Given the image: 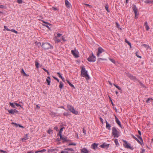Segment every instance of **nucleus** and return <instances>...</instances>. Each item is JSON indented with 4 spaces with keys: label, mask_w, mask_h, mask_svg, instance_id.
<instances>
[{
    "label": "nucleus",
    "mask_w": 153,
    "mask_h": 153,
    "mask_svg": "<svg viewBox=\"0 0 153 153\" xmlns=\"http://www.w3.org/2000/svg\"><path fill=\"white\" fill-rule=\"evenodd\" d=\"M131 136L139 144L142 145V143H143V140L142 138L139 135H137V137L140 139V141L137 138L135 137L134 135L133 134H131Z\"/></svg>",
    "instance_id": "5"
},
{
    "label": "nucleus",
    "mask_w": 153,
    "mask_h": 153,
    "mask_svg": "<svg viewBox=\"0 0 153 153\" xmlns=\"http://www.w3.org/2000/svg\"><path fill=\"white\" fill-rule=\"evenodd\" d=\"M110 60L113 63H115V61L114 59H110Z\"/></svg>",
    "instance_id": "52"
},
{
    "label": "nucleus",
    "mask_w": 153,
    "mask_h": 153,
    "mask_svg": "<svg viewBox=\"0 0 153 153\" xmlns=\"http://www.w3.org/2000/svg\"><path fill=\"white\" fill-rule=\"evenodd\" d=\"M114 142L117 146H119V143L118 141V140L117 139H114Z\"/></svg>",
    "instance_id": "29"
},
{
    "label": "nucleus",
    "mask_w": 153,
    "mask_h": 153,
    "mask_svg": "<svg viewBox=\"0 0 153 153\" xmlns=\"http://www.w3.org/2000/svg\"><path fill=\"white\" fill-rule=\"evenodd\" d=\"M67 150L68 151H73V152H74V150L73 149L71 148H67Z\"/></svg>",
    "instance_id": "38"
},
{
    "label": "nucleus",
    "mask_w": 153,
    "mask_h": 153,
    "mask_svg": "<svg viewBox=\"0 0 153 153\" xmlns=\"http://www.w3.org/2000/svg\"><path fill=\"white\" fill-rule=\"evenodd\" d=\"M53 78H54L55 79H56V80L57 81V82H59V79H58L57 78H56V77H54V76H53Z\"/></svg>",
    "instance_id": "51"
},
{
    "label": "nucleus",
    "mask_w": 153,
    "mask_h": 153,
    "mask_svg": "<svg viewBox=\"0 0 153 153\" xmlns=\"http://www.w3.org/2000/svg\"><path fill=\"white\" fill-rule=\"evenodd\" d=\"M153 100L152 98H148L146 100V102L148 103H149L150 102V101L152 102Z\"/></svg>",
    "instance_id": "24"
},
{
    "label": "nucleus",
    "mask_w": 153,
    "mask_h": 153,
    "mask_svg": "<svg viewBox=\"0 0 153 153\" xmlns=\"http://www.w3.org/2000/svg\"><path fill=\"white\" fill-rule=\"evenodd\" d=\"M63 86V83L61 82H60L59 83V88L60 89H62Z\"/></svg>",
    "instance_id": "28"
},
{
    "label": "nucleus",
    "mask_w": 153,
    "mask_h": 153,
    "mask_svg": "<svg viewBox=\"0 0 153 153\" xmlns=\"http://www.w3.org/2000/svg\"><path fill=\"white\" fill-rule=\"evenodd\" d=\"M21 73L22 74H23L25 76H27V74L25 73L23 69L22 70Z\"/></svg>",
    "instance_id": "31"
},
{
    "label": "nucleus",
    "mask_w": 153,
    "mask_h": 153,
    "mask_svg": "<svg viewBox=\"0 0 153 153\" xmlns=\"http://www.w3.org/2000/svg\"><path fill=\"white\" fill-rule=\"evenodd\" d=\"M145 2L146 3H149L152 2H151V1H150L149 0H147L145 1Z\"/></svg>",
    "instance_id": "45"
},
{
    "label": "nucleus",
    "mask_w": 153,
    "mask_h": 153,
    "mask_svg": "<svg viewBox=\"0 0 153 153\" xmlns=\"http://www.w3.org/2000/svg\"><path fill=\"white\" fill-rule=\"evenodd\" d=\"M133 9L134 13L135 18H137L138 16V14L137 13V9L136 5L133 4Z\"/></svg>",
    "instance_id": "10"
},
{
    "label": "nucleus",
    "mask_w": 153,
    "mask_h": 153,
    "mask_svg": "<svg viewBox=\"0 0 153 153\" xmlns=\"http://www.w3.org/2000/svg\"><path fill=\"white\" fill-rule=\"evenodd\" d=\"M63 114L65 116H67L68 115V113H64Z\"/></svg>",
    "instance_id": "61"
},
{
    "label": "nucleus",
    "mask_w": 153,
    "mask_h": 153,
    "mask_svg": "<svg viewBox=\"0 0 153 153\" xmlns=\"http://www.w3.org/2000/svg\"><path fill=\"white\" fill-rule=\"evenodd\" d=\"M81 152L84 153H89L88 150L85 148H83L80 149Z\"/></svg>",
    "instance_id": "12"
},
{
    "label": "nucleus",
    "mask_w": 153,
    "mask_h": 153,
    "mask_svg": "<svg viewBox=\"0 0 153 153\" xmlns=\"http://www.w3.org/2000/svg\"><path fill=\"white\" fill-rule=\"evenodd\" d=\"M67 82L69 84L70 86L71 87L74 88H75V87L74 85L71 84L70 82L68 80H66Z\"/></svg>",
    "instance_id": "26"
},
{
    "label": "nucleus",
    "mask_w": 153,
    "mask_h": 153,
    "mask_svg": "<svg viewBox=\"0 0 153 153\" xmlns=\"http://www.w3.org/2000/svg\"><path fill=\"white\" fill-rule=\"evenodd\" d=\"M81 73V75L83 77H85L87 80L89 79L90 78L87 73V71L86 70L85 68L84 67L82 68Z\"/></svg>",
    "instance_id": "1"
},
{
    "label": "nucleus",
    "mask_w": 153,
    "mask_h": 153,
    "mask_svg": "<svg viewBox=\"0 0 153 153\" xmlns=\"http://www.w3.org/2000/svg\"><path fill=\"white\" fill-rule=\"evenodd\" d=\"M63 128L64 127H62L60 129L59 133V134H58V135H59L60 137H62V132Z\"/></svg>",
    "instance_id": "21"
},
{
    "label": "nucleus",
    "mask_w": 153,
    "mask_h": 153,
    "mask_svg": "<svg viewBox=\"0 0 153 153\" xmlns=\"http://www.w3.org/2000/svg\"><path fill=\"white\" fill-rule=\"evenodd\" d=\"M57 74L59 75V77L60 78H62V76L60 74V73L59 72H58L57 73Z\"/></svg>",
    "instance_id": "47"
},
{
    "label": "nucleus",
    "mask_w": 153,
    "mask_h": 153,
    "mask_svg": "<svg viewBox=\"0 0 153 153\" xmlns=\"http://www.w3.org/2000/svg\"><path fill=\"white\" fill-rule=\"evenodd\" d=\"M137 52H136V53H135V54H136V56H137L138 57H139V58H141V56L138 55L137 54Z\"/></svg>",
    "instance_id": "54"
},
{
    "label": "nucleus",
    "mask_w": 153,
    "mask_h": 153,
    "mask_svg": "<svg viewBox=\"0 0 153 153\" xmlns=\"http://www.w3.org/2000/svg\"><path fill=\"white\" fill-rule=\"evenodd\" d=\"M116 25L117 27L118 28V27H119V25L117 23H116Z\"/></svg>",
    "instance_id": "63"
},
{
    "label": "nucleus",
    "mask_w": 153,
    "mask_h": 153,
    "mask_svg": "<svg viewBox=\"0 0 153 153\" xmlns=\"http://www.w3.org/2000/svg\"><path fill=\"white\" fill-rule=\"evenodd\" d=\"M56 42L58 43L60 42V40L58 39H56Z\"/></svg>",
    "instance_id": "53"
},
{
    "label": "nucleus",
    "mask_w": 153,
    "mask_h": 153,
    "mask_svg": "<svg viewBox=\"0 0 153 153\" xmlns=\"http://www.w3.org/2000/svg\"><path fill=\"white\" fill-rule=\"evenodd\" d=\"M76 144L75 143H70L68 145V146H71V145H74V146H76Z\"/></svg>",
    "instance_id": "44"
},
{
    "label": "nucleus",
    "mask_w": 153,
    "mask_h": 153,
    "mask_svg": "<svg viewBox=\"0 0 153 153\" xmlns=\"http://www.w3.org/2000/svg\"><path fill=\"white\" fill-rule=\"evenodd\" d=\"M95 56L93 54L87 59L90 62H94L96 61Z\"/></svg>",
    "instance_id": "6"
},
{
    "label": "nucleus",
    "mask_w": 153,
    "mask_h": 153,
    "mask_svg": "<svg viewBox=\"0 0 153 153\" xmlns=\"http://www.w3.org/2000/svg\"><path fill=\"white\" fill-rule=\"evenodd\" d=\"M71 52L75 57L77 58L79 57V53L78 51H76V50H72L71 51Z\"/></svg>",
    "instance_id": "8"
},
{
    "label": "nucleus",
    "mask_w": 153,
    "mask_h": 153,
    "mask_svg": "<svg viewBox=\"0 0 153 153\" xmlns=\"http://www.w3.org/2000/svg\"><path fill=\"white\" fill-rule=\"evenodd\" d=\"M27 137V134H26V137H23L22 139V141H24L27 139H28V138Z\"/></svg>",
    "instance_id": "32"
},
{
    "label": "nucleus",
    "mask_w": 153,
    "mask_h": 153,
    "mask_svg": "<svg viewBox=\"0 0 153 153\" xmlns=\"http://www.w3.org/2000/svg\"><path fill=\"white\" fill-rule=\"evenodd\" d=\"M104 51V50L101 47H99L98 48V51L97 54V57H99L100 54L103 52Z\"/></svg>",
    "instance_id": "9"
},
{
    "label": "nucleus",
    "mask_w": 153,
    "mask_h": 153,
    "mask_svg": "<svg viewBox=\"0 0 153 153\" xmlns=\"http://www.w3.org/2000/svg\"><path fill=\"white\" fill-rule=\"evenodd\" d=\"M106 59H102V58H98V61H99V62H100V61L101 60H106Z\"/></svg>",
    "instance_id": "35"
},
{
    "label": "nucleus",
    "mask_w": 153,
    "mask_h": 153,
    "mask_svg": "<svg viewBox=\"0 0 153 153\" xmlns=\"http://www.w3.org/2000/svg\"><path fill=\"white\" fill-rule=\"evenodd\" d=\"M129 77L132 80H134L136 79V78L135 76H133L131 74H129Z\"/></svg>",
    "instance_id": "23"
},
{
    "label": "nucleus",
    "mask_w": 153,
    "mask_h": 153,
    "mask_svg": "<svg viewBox=\"0 0 153 153\" xmlns=\"http://www.w3.org/2000/svg\"><path fill=\"white\" fill-rule=\"evenodd\" d=\"M142 46H143L145 48H146L147 49H148L150 48V47L149 45L146 44H143L142 45Z\"/></svg>",
    "instance_id": "27"
},
{
    "label": "nucleus",
    "mask_w": 153,
    "mask_h": 153,
    "mask_svg": "<svg viewBox=\"0 0 153 153\" xmlns=\"http://www.w3.org/2000/svg\"><path fill=\"white\" fill-rule=\"evenodd\" d=\"M10 105L12 107L14 108H15V106L13 103L10 102Z\"/></svg>",
    "instance_id": "34"
},
{
    "label": "nucleus",
    "mask_w": 153,
    "mask_h": 153,
    "mask_svg": "<svg viewBox=\"0 0 153 153\" xmlns=\"http://www.w3.org/2000/svg\"><path fill=\"white\" fill-rule=\"evenodd\" d=\"M10 31H11L12 32L15 33L16 34L18 33V32L17 31L15 30L14 29H12L11 30H10Z\"/></svg>",
    "instance_id": "36"
},
{
    "label": "nucleus",
    "mask_w": 153,
    "mask_h": 153,
    "mask_svg": "<svg viewBox=\"0 0 153 153\" xmlns=\"http://www.w3.org/2000/svg\"><path fill=\"white\" fill-rule=\"evenodd\" d=\"M11 123V124H14L15 125V126H19V127H20V128H24V127L23 126H21V125H20V124H17V123H13H13Z\"/></svg>",
    "instance_id": "22"
},
{
    "label": "nucleus",
    "mask_w": 153,
    "mask_h": 153,
    "mask_svg": "<svg viewBox=\"0 0 153 153\" xmlns=\"http://www.w3.org/2000/svg\"><path fill=\"white\" fill-rule=\"evenodd\" d=\"M106 127L109 130H110L111 129V126L109 124V123H108L107 121L106 120Z\"/></svg>",
    "instance_id": "17"
},
{
    "label": "nucleus",
    "mask_w": 153,
    "mask_h": 153,
    "mask_svg": "<svg viewBox=\"0 0 153 153\" xmlns=\"http://www.w3.org/2000/svg\"><path fill=\"white\" fill-rule=\"evenodd\" d=\"M38 151L39 152L42 153L45 152L46 151V150L45 149H43L42 150H39Z\"/></svg>",
    "instance_id": "37"
},
{
    "label": "nucleus",
    "mask_w": 153,
    "mask_h": 153,
    "mask_svg": "<svg viewBox=\"0 0 153 153\" xmlns=\"http://www.w3.org/2000/svg\"><path fill=\"white\" fill-rule=\"evenodd\" d=\"M5 6L2 5H0V8H5Z\"/></svg>",
    "instance_id": "48"
},
{
    "label": "nucleus",
    "mask_w": 153,
    "mask_h": 153,
    "mask_svg": "<svg viewBox=\"0 0 153 153\" xmlns=\"http://www.w3.org/2000/svg\"><path fill=\"white\" fill-rule=\"evenodd\" d=\"M52 132V131L51 129H49L48 131V134H50Z\"/></svg>",
    "instance_id": "42"
},
{
    "label": "nucleus",
    "mask_w": 153,
    "mask_h": 153,
    "mask_svg": "<svg viewBox=\"0 0 153 153\" xmlns=\"http://www.w3.org/2000/svg\"><path fill=\"white\" fill-rule=\"evenodd\" d=\"M144 149H142V152H141L140 153H143L144 152Z\"/></svg>",
    "instance_id": "64"
},
{
    "label": "nucleus",
    "mask_w": 153,
    "mask_h": 153,
    "mask_svg": "<svg viewBox=\"0 0 153 153\" xmlns=\"http://www.w3.org/2000/svg\"><path fill=\"white\" fill-rule=\"evenodd\" d=\"M100 121L101 123H103V120L102 118L101 117H100Z\"/></svg>",
    "instance_id": "55"
},
{
    "label": "nucleus",
    "mask_w": 153,
    "mask_h": 153,
    "mask_svg": "<svg viewBox=\"0 0 153 153\" xmlns=\"http://www.w3.org/2000/svg\"><path fill=\"white\" fill-rule=\"evenodd\" d=\"M46 81L47 82L48 85H50L51 83V78L49 76H48L46 79Z\"/></svg>",
    "instance_id": "18"
},
{
    "label": "nucleus",
    "mask_w": 153,
    "mask_h": 153,
    "mask_svg": "<svg viewBox=\"0 0 153 153\" xmlns=\"http://www.w3.org/2000/svg\"><path fill=\"white\" fill-rule=\"evenodd\" d=\"M48 152H53L54 151V149H49L48 150Z\"/></svg>",
    "instance_id": "46"
},
{
    "label": "nucleus",
    "mask_w": 153,
    "mask_h": 153,
    "mask_svg": "<svg viewBox=\"0 0 153 153\" xmlns=\"http://www.w3.org/2000/svg\"><path fill=\"white\" fill-rule=\"evenodd\" d=\"M138 134H139V135L140 136H141V131H140L139 130L138 131Z\"/></svg>",
    "instance_id": "58"
},
{
    "label": "nucleus",
    "mask_w": 153,
    "mask_h": 153,
    "mask_svg": "<svg viewBox=\"0 0 153 153\" xmlns=\"http://www.w3.org/2000/svg\"><path fill=\"white\" fill-rule=\"evenodd\" d=\"M0 152H3L4 153H7V152L6 151L2 150H0Z\"/></svg>",
    "instance_id": "49"
},
{
    "label": "nucleus",
    "mask_w": 153,
    "mask_h": 153,
    "mask_svg": "<svg viewBox=\"0 0 153 153\" xmlns=\"http://www.w3.org/2000/svg\"><path fill=\"white\" fill-rule=\"evenodd\" d=\"M52 9L53 10H56L57 9V8L54 7H53Z\"/></svg>",
    "instance_id": "59"
},
{
    "label": "nucleus",
    "mask_w": 153,
    "mask_h": 153,
    "mask_svg": "<svg viewBox=\"0 0 153 153\" xmlns=\"http://www.w3.org/2000/svg\"><path fill=\"white\" fill-rule=\"evenodd\" d=\"M105 9L108 12H109V10H108V5H106L105 6Z\"/></svg>",
    "instance_id": "41"
},
{
    "label": "nucleus",
    "mask_w": 153,
    "mask_h": 153,
    "mask_svg": "<svg viewBox=\"0 0 153 153\" xmlns=\"http://www.w3.org/2000/svg\"><path fill=\"white\" fill-rule=\"evenodd\" d=\"M39 63L37 62H35V65L36 68H39Z\"/></svg>",
    "instance_id": "39"
},
{
    "label": "nucleus",
    "mask_w": 153,
    "mask_h": 153,
    "mask_svg": "<svg viewBox=\"0 0 153 153\" xmlns=\"http://www.w3.org/2000/svg\"><path fill=\"white\" fill-rule=\"evenodd\" d=\"M62 35V34L60 33H58L57 34V36L58 37H59Z\"/></svg>",
    "instance_id": "57"
},
{
    "label": "nucleus",
    "mask_w": 153,
    "mask_h": 153,
    "mask_svg": "<svg viewBox=\"0 0 153 153\" xmlns=\"http://www.w3.org/2000/svg\"><path fill=\"white\" fill-rule=\"evenodd\" d=\"M4 29H6L7 31H10V30L9 29V28H8L6 26H4Z\"/></svg>",
    "instance_id": "43"
},
{
    "label": "nucleus",
    "mask_w": 153,
    "mask_h": 153,
    "mask_svg": "<svg viewBox=\"0 0 153 153\" xmlns=\"http://www.w3.org/2000/svg\"><path fill=\"white\" fill-rule=\"evenodd\" d=\"M15 104L18 107H19V106H21V105H20L19 104H18V103H15Z\"/></svg>",
    "instance_id": "60"
},
{
    "label": "nucleus",
    "mask_w": 153,
    "mask_h": 153,
    "mask_svg": "<svg viewBox=\"0 0 153 153\" xmlns=\"http://www.w3.org/2000/svg\"><path fill=\"white\" fill-rule=\"evenodd\" d=\"M123 142L124 143L123 144L124 146L126 148H129L133 150V148L131 147L128 143L127 141L126 140H123Z\"/></svg>",
    "instance_id": "7"
},
{
    "label": "nucleus",
    "mask_w": 153,
    "mask_h": 153,
    "mask_svg": "<svg viewBox=\"0 0 153 153\" xmlns=\"http://www.w3.org/2000/svg\"><path fill=\"white\" fill-rule=\"evenodd\" d=\"M112 133L114 137H118L119 136V132L114 127L112 128Z\"/></svg>",
    "instance_id": "3"
},
{
    "label": "nucleus",
    "mask_w": 153,
    "mask_h": 153,
    "mask_svg": "<svg viewBox=\"0 0 153 153\" xmlns=\"http://www.w3.org/2000/svg\"><path fill=\"white\" fill-rule=\"evenodd\" d=\"M115 117L116 122L120 127H121V125L120 121L116 116Z\"/></svg>",
    "instance_id": "13"
},
{
    "label": "nucleus",
    "mask_w": 153,
    "mask_h": 153,
    "mask_svg": "<svg viewBox=\"0 0 153 153\" xmlns=\"http://www.w3.org/2000/svg\"><path fill=\"white\" fill-rule=\"evenodd\" d=\"M125 42L126 43H127L128 44V45L130 46V47H131V43L129 42L126 39H125Z\"/></svg>",
    "instance_id": "30"
},
{
    "label": "nucleus",
    "mask_w": 153,
    "mask_h": 153,
    "mask_svg": "<svg viewBox=\"0 0 153 153\" xmlns=\"http://www.w3.org/2000/svg\"><path fill=\"white\" fill-rule=\"evenodd\" d=\"M50 114L53 117H54L56 116V114L54 112H52V111H50Z\"/></svg>",
    "instance_id": "25"
},
{
    "label": "nucleus",
    "mask_w": 153,
    "mask_h": 153,
    "mask_svg": "<svg viewBox=\"0 0 153 153\" xmlns=\"http://www.w3.org/2000/svg\"><path fill=\"white\" fill-rule=\"evenodd\" d=\"M8 112H9L10 114H14L15 113H17L18 112V111L16 109H12L8 110Z\"/></svg>",
    "instance_id": "11"
},
{
    "label": "nucleus",
    "mask_w": 153,
    "mask_h": 153,
    "mask_svg": "<svg viewBox=\"0 0 153 153\" xmlns=\"http://www.w3.org/2000/svg\"><path fill=\"white\" fill-rule=\"evenodd\" d=\"M114 85L119 90H121V88L120 87L117 85H115V84H114Z\"/></svg>",
    "instance_id": "33"
},
{
    "label": "nucleus",
    "mask_w": 153,
    "mask_h": 153,
    "mask_svg": "<svg viewBox=\"0 0 153 153\" xmlns=\"http://www.w3.org/2000/svg\"><path fill=\"white\" fill-rule=\"evenodd\" d=\"M43 70L45 71V72H47V73H49V72H48V70H46L44 68H43Z\"/></svg>",
    "instance_id": "56"
},
{
    "label": "nucleus",
    "mask_w": 153,
    "mask_h": 153,
    "mask_svg": "<svg viewBox=\"0 0 153 153\" xmlns=\"http://www.w3.org/2000/svg\"><path fill=\"white\" fill-rule=\"evenodd\" d=\"M98 144L96 143H94L91 145V148L94 149H96L97 147Z\"/></svg>",
    "instance_id": "14"
},
{
    "label": "nucleus",
    "mask_w": 153,
    "mask_h": 153,
    "mask_svg": "<svg viewBox=\"0 0 153 153\" xmlns=\"http://www.w3.org/2000/svg\"><path fill=\"white\" fill-rule=\"evenodd\" d=\"M42 47L45 50L51 49L53 48V46L48 42L42 43Z\"/></svg>",
    "instance_id": "2"
},
{
    "label": "nucleus",
    "mask_w": 153,
    "mask_h": 153,
    "mask_svg": "<svg viewBox=\"0 0 153 153\" xmlns=\"http://www.w3.org/2000/svg\"><path fill=\"white\" fill-rule=\"evenodd\" d=\"M67 108L68 110L74 114L76 115L78 114V111H75L74 107L70 105H67Z\"/></svg>",
    "instance_id": "4"
},
{
    "label": "nucleus",
    "mask_w": 153,
    "mask_h": 153,
    "mask_svg": "<svg viewBox=\"0 0 153 153\" xmlns=\"http://www.w3.org/2000/svg\"><path fill=\"white\" fill-rule=\"evenodd\" d=\"M61 139H62V140H63V141L64 142L65 141H67V137H63L62 135V137H60Z\"/></svg>",
    "instance_id": "19"
},
{
    "label": "nucleus",
    "mask_w": 153,
    "mask_h": 153,
    "mask_svg": "<svg viewBox=\"0 0 153 153\" xmlns=\"http://www.w3.org/2000/svg\"><path fill=\"white\" fill-rule=\"evenodd\" d=\"M83 133L85 134H86V131L83 129Z\"/></svg>",
    "instance_id": "62"
},
{
    "label": "nucleus",
    "mask_w": 153,
    "mask_h": 153,
    "mask_svg": "<svg viewBox=\"0 0 153 153\" xmlns=\"http://www.w3.org/2000/svg\"><path fill=\"white\" fill-rule=\"evenodd\" d=\"M65 3L66 7L69 8L70 7V4L67 0H65Z\"/></svg>",
    "instance_id": "16"
},
{
    "label": "nucleus",
    "mask_w": 153,
    "mask_h": 153,
    "mask_svg": "<svg viewBox=\"0 0 153 153\" xmlns=\"http://www.w3.org/2000/svg\"><path fill=\"white\" fill-rule=\"evenodd\" d=\"M17 1V3L19 4H22V0H18Z\"/></svg>",
    "instance_id": "40"
},
{
    "label": "nucleus",
    "mask_w": 153,
    "mask_h": 153,
    "mask_svg": "<svg viewBox=\"0 0 153 153\" xmlns=\"http://www.w3.org/2000/svg\"><path fill=\"white\" fill-rule=\"evenodd\" d=\"M144 25L146 27V30H148L149 29V26L148 25L147 22H145Z\"/></svg>",
    "instance_id": "20"
},
{
    "label": "nucleus",
    "mask_w": 153,
    "mask_h": 153,
    "mask_svg": "<svg viewBox=\"0 0 153 153\" xmlns=\"http://www.w3.org/2000/svg\"><path fill=\"white\" fill-rule=\"evenodd\" d=\"M109 145V144H106L105 143H104L102 144L100 146L102 148H104L106 147H108Z\"/></svg>",
    "instance_id": "15"
},
{
    "label": "nucleus",
    "mask_w": 153,
    "mask_h": 153,
    "mask_svg": "<svg viewBox=\"0 0 153 153\" xmlns=\"http://www.w3.org/2000/svg\"><path fill=\"white\" fill-rule=\"evenodd\" d=\"M63 151L64 152V153H68V150H67V149H65Z\"/></svg>",
    "instance_id": "50"
}]
</instances>
